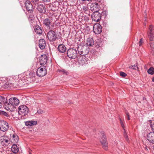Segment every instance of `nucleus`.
Returning a JSON list of instances; mask_svg holds the SVG:
<instances>
[{"label":"nucleus","mask_w":154,"mask_h":154,"mask_svg":"<svg viewBox=\"0 0 154 154\" xmlns=\"http://www.w3.org/2000/svg\"><path fill=\"white\" fill-rule=\"evenodd\" d=\"M19 116H20L21 119H23L25 118L24 116H26L29 113L28 108L24 105H21L18 108Z\"/></svg>","instance_id":"f257e3e1"},{"label":"nucleus","mask_w":154,"mask_h":154,"mask_svg":"<svg viewBox=\"0 0 154 154\" xmlns=\"http://www.w3.org/2000/svg\"><path fill=\"white\" fill-rule=\"evenodd\" d=\"M67 56L70 58L75 59L77 56V51L73 48H69L67 51Z\"/></svg>","instance_id":"f03ea898"},{"label":"nucleus","mask_w":154,"mask_h":154,"mask_svg":"<svg viewBox=\"0 0 154 154\" xmlns=\"http://www.w3.org/2000/svg\"><path fill=\"white\" fill-rule=\"evenodd\" d=\"M78 52L82 56H84L87 54L89 52V49H88L86 47L79 45L77 48Z\"/></svg>","instance_id":"7ed1b4c3"},{"label":"nucleus","mask_w":154,"mask_h":154,"mask_svg":"<svg viewBox=\"0 0 154 154\" xmlns=\"http://www.w3.org/2000/svg\"><path fill=\"white\" fill-rule=\"evenodd\" d=\"M47 38L49 41H54L57 38L56 33L53 30H50L47 33Z\"/></svg>","instance_id":"20e7f679"},{"label":"nucleus","mask_w":154,"mask_h":154,"mask_svg":"<svg viewBox=\"0 0 154 154\" xmlns=\"http://www.w3.org/2000/svg\"><path fill=\"white\" fill-rule=\"evenodd\" d=\"M101 136L100 139V141L103 145V148L106 150L107 149V143L106 136L103 133H101Z\"/></svg>","instance_id":"39448f33"},{"label":"nucleus","mask_w":154,"mask_h":154,"mask_svg":"<svg viewBox=\"0 0 154 154\" xmlns=\"http://www.w3.org/2000/svg\"><path fill=\"white\" fill-rule=\"evenodd\" d=\"M148 35L150 41H152L154 37V27L150 25L148 31Z\"/></svg>","instance_id":"423d86ee"},{"label":"nucleus","mask_w":154,"mask_h":154,"mask_svg":"<svg viewBox=\"0 0 154 154\" xmlns=\"http://www.w3.org/2000/svg\"><path fill=\"white\" fill-rule=\"evenodd\" d=\"M9 128L8 124L5 121H0V130L5 132L8 130Z\"/></svg>","instance_id":"0eeeda50"},{"label":"nucleus","mask_w":154,"mask_h":154,"mask_svg":"<svg viewBox=\"0 0 154 154\" xmlns=\"http://www.w3.org/2000/svg\"><path fill=\"white\" fill-rule=\"evenodd\" d=\"M47 73V71L45 68L40 67L36 71L37 75L39 77H42L45 75Z\"/></svg>","instance_id":"6e6552de"},{"label":"nucleus","mask_w":154,"mask_h":154,"mask_svg":"<svg viewBox=\"0 0 154 154\" xmlns=\"http://www.w3.org/2000/svg\"><path fill=\"white\" fill-rule=\"evenodd\" d=\"M92 20L95 22H98L101 19V14L98 11L93 12L91 15Z\"/></svg>","instance_id":"1a4fd4ad"},{"label":"nucleus","mask_w":154,"mask_h":154,"mask_svg":"<svg viewBox=\"0 0 154 154\" xmlns=\"http://www.w3.org/2000/svg\"><path fill=\"white\" fill-rule=\"evenodd\" d=\"M26 10L29 12L32 13L33 12V7L30 1L29 0L26 1L25 3Z\"/></svg>","instance_id":"9d476101"},{"label":"nucleus","mask_w":154,"mask_h":154,"mask_svg":"<svg viewBox=\"0 0 154 154\" xmlns=\"http://www.w3.org/2000/svg\"><path fill=\"white\" fill-rule=\"evenodd\" d=\"M93 30L95 34H99L102 31L101 26L98 23L96 24L93 26Z\"/></svg>","instance_id":"9b49d317"},{"label":"nucleus","mask_w":154,"mask_h":154,"mask_svg":"<svg viewBox=\"0 0 154 154\" xmlns=\"http://www.w3.org/2000/svg\"><path fill=\"white\" fill-rule=\"evenodd\" d=\"M90 10L93 12L98 11L100 9L99 5L97 3L94 2L92 3L90 6Z\"/></svg>","instance_id":"f8f14e48"},{"label":"nucleus","mask_w":154,"mask_h":154,"mask_svg":"<svg viewBox=\"0 0 154 154\" xmlns=\"http://www.w3.org/2000/svg\"><path fill=\"white\" fill-rule=\"evenodd\" d=\"M40 63L41 65H44L46 64L47 61V57L45 54L42 55L40 57Z\"/></svg>","instance_id":"ddd939ff"},{"label":"nucleus","mask_w":154,"mask_h":154,"mask_svg":"<svg viewBox=\"0 0 154 154\" xmlns=\"http://www.w3.org/2000/svg\"><path fill=\"white\" fill-rule=\"evenodd\" d=\"M147 138L150 143L154 144V132H151L149 133Z\"/></svg>","instance_id":"4468645a"},{"label":"nucleus","mask_w":154,"mask_h":154,"mask_svg":"<svg viewBox=\"0 0 154 154\" xmlns=\"http://www.w3.org/2000/svg\"><path fill=\"white\" fill-rule=\"evenodd\" d=\"M9 103L11 105V106H16L18 105L19 100L16 97L11 98L9 100Z\"/></svg>","instance_id":"2eb2a0df"},{"label":"nucleus","mask_w":154,"mask_h":154,"mask_svg":"<svg viewBox=\"0 0 154 154\" xmlns=\"http://www.w3.org/2000/svg\"><path fill=\"white\" fill-rule=\"evenodd\" d=\"M11 135V134L10 135V140L11 142L14 143H17L18 140V136L15 134H12V136Z\"/></svg>","instance_id":"dca6fc26"},{"label":"nucleus","mask_w":154,"mask_h":154,"mask_svg":"<svg viewBox=\"0 0 154 154\" xmlns=\"http://www.w3.org/2000/svg\"><path fill=\"white\" fill-rule=\"evenodd\" d=\"M51 22V20L49 19L46 18L43 20V24L50 29Z\"/></svg>","instance_id":"f3484780"},{"label":"nucleus","mask_w":154,"mask_h":154,"mask_svg":"<svg viewBox=\"0 0 154 154\" xmlns=\"http://www.w3.org/2000/svg\"><path fill=\"white\" fill-rule=\"evenodd\" d=\"M39 46L41 49L45 48V42L44 39H42L39 40Z\"/></svg>","instance_id":"a211bd4d"},{"label":"nucleus","mask_w":154,"mask_h":154,"mask_svg":"<svg viewBox=\"0 0 154 154\" xmlns=\"http://www.w3.org/2000/svg\"><path fill=\"white\" fill-rule=\"evenodd\" d=\"M58 50L60 52L63 53L66 51V48L63 44H61L58 46Z\"/></svg>","instance_id":"6ab92c4d"},{"label":"nucleus","mask_w":154,"mask_h":154,"mask_svg":"<svg viewBox=\"0 0 154 154\" xmlns=\"http://www.w3.org/2000/svg\"><path fill=\"white\" fill-rule=\"evenodd\" d=\"M86 45L88 46L91 47L94 44V42L92 38H88L87 40Z\"/></svg>","instance_id":"aec40b11"},{"label":"nucleus","mask_w":154,"mask_h":154,"mask_svg":"<svg viewBox=\"0 0 154 154\" xmlns=\"http://www.w3.org/2000/svg\"><path fill=\"white\" fill-rule=\"evenodd\" d=\"M25 124L27 126H32L36 125L37 124V122L33 120L27 121L25 122Z\"/></svg>","instance_id":"412c9836"},{"label":"nucleus","mask_w":154,"mask_h":154,"mask_svg":"<svg viewBox=\"0 0 154 154\" xmlns=\"http://www.w3.org/2000/svg\"><path fill=\"white\" fill-rule=\"evenodd\" d=\"M34 30L36 34H41L42 33V29L38 25H36L35 26Z\"/></svg>","instance_id":"4be33fe9"},{"label":"nucleus","mask_w":154,"mask_h":154,"mask_svg":"<svg viewBox=\"0 0 154 154\" xmlns=\"http://www.w3.org/2000/svg\"><path fill=\"white\" fill-rule=\"evenodd\" d=\"M120 121L121 126H122V127L123 128V129L124 130V137H125L126 140V141L128 142V137L127 134L126 132V131H125V129L124 128V125L123 124V122L122 121V120H121V119H120Z\"/></svg>","instance_id":"5701e85b"},{"label":"nucleus","mask_w":154,"mask_h":154,"mask_svg":"<svg viewBox=\"0 0 154 154\" xmlns=\"http://www.w3.org/2000/svg\"><path fill=\"white\" fill-rule=\"evenodd\" d=\"M3 104H4V106L7 110L10 109V108H11V105L10 103H8L6 101V99H5V101L4 103H3Z\"/></svg>","instance_id":"b1692460"},{"label":"nucleus","mask_w":154,"mask_h":154,"mask_svg":"<svg viewBox=\"0 0 154 154\" xmlns=\"http://www.w3.org/2000/svg\"><path fill=\"white\" fill-rule=\"evenodd\" d=\"M37 9L40 12L42 13H44L45 11V7L43 5L39 4L38 5Z\"/></svg>","instance_id":"393cba45"},{"label":"nucleus","mask_w":154,"mask_h":154,"mask_svg":"<svg viewBox=\"0 0 154 154\" xmlns=\"http://www.w3.org/2000/svg\"><path fill=\"white\" fill-rule=\"evenodd\" d=\"M11 150L14 153L16 154L18 152L19 149L16 145L13 144L11 147Z\"/></svg>","instance_id":"a878e982"},{"label":"nucleus","mask_w":154,"mask_h":154,"mask_svg":"<svg viewBox=\"0 0 154 154\" xmlns=\"http://www.w3.org/2000/svg\"><path fill=\"white\" fill-rule=\"evenodd\" d=\"M27 76H28L30 78L33 79L35 77V74L33 71H32L29 72L28 73V75H27Z\"/></svg>","instance_id":"bb28decb"},{"label":"nucleus","mask_w":154,"mask_h":154,"mask_svg":"<svg viewBox=\"0 0 154 154\" xmlns=\"http://www.w3.org/2000/svg\"><path fill=\"white\" fill-rule=\"evenodd\" d=\"M5 101V98L2 96H0V108L2 107L3 103H4Z\"/></svg>","instance_id":"cd10ccee"},{"label":"nucleus","mask_w":154,"mask_h":154,"mask_svg":"<svg viewBox=\"0 0 154 154\" xmlns=\"http://www.w3.org/2000/svg\"><path fill=\"white\" fill-rule=\"evenodd\" d=\"M150 44L151 50V53L154 55V42H150Z\"/></svg>","instance_id":"c85d7f7f"},{"label":"nucleus","mask_w":154,"mask_h":154,"mask_svg":"<svg viewBox=\"0 0 154 154\" xmlns=\"http://www.w3.org/2000/svg\"><path fill=\"white\" fill-rule=\"evenodd\" d=\"M147 72L149 74L153 75L154 73V68L150 67L147 71Z\"/></svg>","instance_id":"c756f323"},{"label":"nucleus","mask_w":154,"mask_h":154,"mask_svg":"<svg viewBox=\"0 0 154 154\" xmlns=\"http://www.w3.org/2000/svg\"><path fill=\"white\" fill-rule=\"evenodd\" d=\"M57 71L66 75H67L68 73V72L67 71H66L65 70L63 69H58L57 70Z\"/></svg>","instance_id":"7c9ffc66"},{"label":"nucleus","mask_w":154,"mask_h":154,"mask_svg":"<svg viewBox=\"0 0 154 154\" xmlns=\"http://www.w3.org/2000/svg\"><path fill=\"white\" fill-rule=\"evenodd\" d=\"M81 64L82 65H83L84 64H85L86 63L85 62H86V60L85 59V57L83 56L82 57V60H81Z\"/></svg>","instance_id":"2f4dec72"},{"label":"nucleus","mask_w":154,"mask_h":154,"mask_svg":"<svg viewBox=\"0 0 154 154\" xmlns=\"http://www.w3.org/2000/svg\"><path fill=\"white\" fill-rule=\"evenodd\" d=\"M129 68L130 69H133L137 70L138 69V67L137 65H131L129 66Z\"/></svg>","instance_id":"473e14b6"},{"label":"nucleus","mask_w":154,"mask_h":154,"mask_svg":"<svg viewBox=\"0 0 154 154\" xmlns=\"http://www.w3.org/2000/svg\"><path fill=\"white\" fill-rule=\"evenodd\" d=\"M149 122L151 124V127L152 129V131H154L153 132H154V122H152V121L151 120L149 121Z\"/></svg>","instance_id":"72a5a7b5"},{"label":"nucleus","mask_w":154,"mask_h":154,"mask_svg":"<svg viewBox=\"0 0 154 154\" xmlns=\"http://www.w3.org/2000/svg\"><path fill=\"white\" fill-rule=\"evenodd\" d=\"M0 113L1 115H2L3 116H5L7 117L8 116V114L5 112H4V111H1L0 112Z\"/></svg>","instance_id":"f704fd0d"},{"label":"nucleus","mask_w":154,"mask_h":154,"mask_svg":"<svg viewBox=\"0 0 154 154\" xmlns=\"http://www.w3.org/2000/svg\"><path fill=\"white\" fill-rule=\"evenodd\" d=\"M120 75L122 77H125L127 75V74L123 72H120Z\"/></svg>","instance_id":"c9c22d12"},{"label":"nucleus","mask_w":154,"mask_h":154,"mask_svg":"<svg viewBox=\"0 0 154 154\" xmlns=\"http://www.w3.org/2000/svg\"><path fill=\"white\" fill-rule=\"evenodd\" d=\"M37 112L38 114H42L44 113V111L43 110L41 109H39L38 110Z\"/></svg>","instance_id":"e433bc0d"},{"label":"nucleus","mask_w":154,"mask_h":154,"mask_svg":"<svg viewBox=\"0 0 154 154\" xmlns=\"http://www.w3.org/2000/svg\"><path fill=\"white\" fill-rule=\"evenodd\" d=\"M143 43V39L141 38L140 39V41L139 42V46H140Z\"/></svg>","instance_id":"4c0bfd02"},{"label":"nucleus","mask_w":154,"mask_h":154,"mask_svg":"<svg viewBox=\"0 0 154 154\" xmlns=\"http://www.w3.org/2000/svg\"><path fill=\"white\" fill-rule=\"evenodd\" d=\"M9 84H6L4 85V87L7 89H8L9 88Z\"/></svg>","instance_id":"58836bf2"},{"label":"nucleus","mask_w":154,"mask_h":154,"mask_svg":"<svg viewBox=\"0 0 154 154\" xmlns=\"http://www.w3.org/2000/svg\"><path fill=\"white\" fill-rule=\"evenodd\" d=\"M126 114L127 116L128 120H129L130 119V118L129 113L128 112H126Z\"/></svg>","instance_id":"ea45409f"},{"label":"nucleus","mask_w":154,"mask_h":154,"mask_svg":"<svg viewBox=\"0 0 154 154\" xmlns=\"http://www.w3.org/2000/svg\"><path fill=\"white\" fill-rule=\"evenodd\" d=\"M51 0H42V2L44 3H48L50 2Z\"/></svg>","instance_id":"a19ab883"},{"label":"nucleus","mask_w":154,"mask_h":154,"mask_svg":"<svg viewBox=\"0 0 154 154\" xmlns=\"http://www.w3.org/2000/svg\"><path fill=\"white\" fill-rule=\"evenodd\" d=\"M88 9V8L87 6H84L83 7V10L85 11H87Z\"/></svg>","instance_id":"79ce46f5"},{"label":"nucleus","mask_w":154,"mask_h":154,"mask_svg":"<svg viewBox=\"0 0 154 154\" xmlns=\"http://www.w3.org/2000/svg\"><path fill=\"white\" fill-rule=\"evenodd\" d=\"M39 0H32V2H33L35 4H36L37 2Z\"/></svg>","instance_id":"37998d69"},{"label":"nucleus","mask_w":154,"mask_h":154,"mask_svg":"<svg viewBox=\"0 0 154 154\" xmlns=\"http://www.w3.org/2000/svg\"><path fill=\"white\" fill-rule=\"evenodd\" d=\"M4 141H5V143H8V141H9V140H7V139H4Z\"/></svg>","instance_id":"c03bdc74"},{"label":"nucleus","mask_w":154,"mask_h":154,"mask_svg":"<svg viewBox=\"0 0 154 154\" xmlns=\"http://www.w3.org/2000/svg\"><path fill=\"white\" fill-rule=\"evenodd\" d=\"M152 81L153 82H154V77L152 79Z\"/></svg>","instance_id":"a18cd8bd"},{"label":"nucleus","mask_w":154,"mask_h":154,"mask_svg":"<svg viewBox=\"0 0 154 154\" xmlns=\"http://www.w3.org/2000/svg\"><path fill=\"white\" fill-rule=\"evenodd\" d=\"M101 0H97V1L99 2H100Z\"/></svg>","instance_id":"49530a36"},{"label":"nucleus","mask_w":154,"mask_h":154,"mask_svg":"<svg viewBox=\"0 0 154 154\" xmlns=\"http://www.w3.org/2000/svg\"><path fill=\"white\" fill-rule=\"evenodd\" d=\"M48 100L49 101V102H51V100H50V99H48Z\"/></svg>","instance_id":"de8ad7c7"},{"label":"nucleus","mask_w":154,"mask_h":154,"mask_svg":"<svg viewBox=\"0 0 154 154\" xmlns=\"http://www.w3.org/2000/svg\"><path fill=\"white\" fill-rule=\"evenodd\" d=\"M82 1L84 2V1H85V0H82Z\"/></svg>","instance_id":"09e8293b"},{"label":"nucleus","mask_w":154,"mask_h":154,"mask_svg":"<svg viewBox=\"0 0 154 154\" xmlns=\"http://www.w3.org/2000/svg\"><path fill=\"white\" fill-rule=\"evenodd\" d=\"M87 1H91L92 0H87Z\"/></svg>","instance_id":"8fccbe9b"},{"label":"nucleus","mask_w":154,"mask_h":154,"mask_svg":"<svg viewBox=\"0 0 154 154\" xmlns=\"http://www.w3.org/2000/svg\"><path fill=\"white\" fill-rule=\"evenodd\" d=\"M15 154V153H11V154Z\"/></svg>","instance_id":"3c124183"},{"label":"nucleus","mask_w":154,"mask_h":154,"mask_svg":"<svg viewBox=\"0 0 154 154\" xmlns=\"http://www.w3.org/2000/svg\"><path fill=\"white\" fill-rule=\"evenodd\" d=\"M146 149L147 150H148V149H147V148H146Z\"/></svg>","instance_id":"603ef678"}]
</instances>
